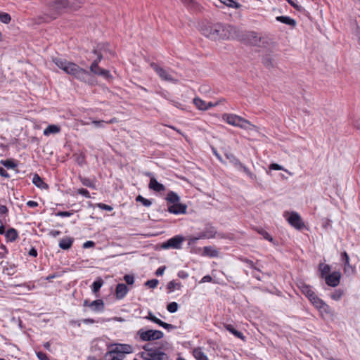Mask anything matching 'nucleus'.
<instances>
[{
  "mask_svg": "<svg viewBox=\"0 0 360 360\" xmlns=\"http://www.w3.org/2000/svg\"><path fill=\"white\" fill-rule=\"evenodd\" d=\"M53 62L66 74L72 76L75 79L88 84H92L91 73L80 68L75 63L68 61L62 58H53Z\"/></svg>",
  "mask_w": 360,
  "mask_h": 360,
  "instance_id": "1",
  "label": "nucleus"
},
{
  "mask_svg": "<svg viewBox=\"0 0 360 360\" xmlns=\"http://www.w3.org/2000/svg\"><path fill=\"white\" fill-rule=\"evenodd\" d=\"M82 4L81 0H53L47 4L46 11L44 13V17H42L44 21H49L56 19L57 16L61 14L67 8L77 9Z\"/></svg>",
  "mask_w": 360,
  "mask_h": 360,
  "instance_id": "2",
  "label": "nucleus"
},
{
  "mask_svg": "<svg viewBox=\"0 0 360 360\" xmlns=\"http://www.w3.org/2000/svg\"><path fill=\"white\" fill-rule=\"evenodd\" d=\"M133 352V348L128 344H113L108 346L105 355V360H123L125 355Z\"/></svg>",
  "mask_w": 360,
  "mask_h": 360,
  "instance_id": "3",
  "label": "nucleus"
},
{
  "mask_svg": "<svg viewBox=\"0 0 360 360\" xmlns=\"http://www.w3.org/2000/svg\"><path fill=\"white\" fill-rule=\"evenodd\" d=\"M150 67L157 73L159 77L162 80L173 84L178 82V79L176 77V72L170 68H163L155 63H151Z\"/></svg>",
  "mask_w": 360,
  "mask_h": 360,
  "instance_id": "4",
  "label": "nucleus"
},
{
  "mask_svg": "<svg viewBox=\"0 0 360 360\" xmlns=\"http://www.w3.org/2000/svg\"><path fill=\"white\" fill-rule=\"evenodd\" d=\"M221 27V23L208 22L201 26V33L206 37L212 40L219 39V32Z\"/></svg>",
  "mask_w": 360,
  "mask_h": 360,
  "instance_id": "5",
  "label": "nucleus"
},
{
  "mask_svg": "<svg viewBox=\"0 0 360 360\" xmlns=\"http://www.w3.org/2000/svg\"><path fill=\"white\" fill-rule=\"evenodd\" d=\"M222 119L228 124L242 129H248L250 125L248 120L234 114H224Z\"/></svg>",
  "mask_w": 360,
  "mask_h": 360,
  "instance_id": "6",
  "label": "nucleus"
},
{
  "mask_svg": "<svg viewBox=\"0 0 360 360\" xmlns=\"http://www.w3.org/2000/svg\"><path fill=\"white\" fill-rule=\"evenodd\" d=\"M137 335L139 336L142 341H152L160 340L163 338L164 334L161 330H147L141 328L137 331Z\"/></svg>",
  "mask_w": 360,
  "mask_h": 360,
  "instance_id": "7",
  "label": "nucleus"
},
{
  "mask_svg": "<svg viewBox=\"0 0 360 360\" xmlns=\"http://www.w3.org/2000/svg\"><path fill=\"white\" fill-rule=\"evenodd\" d=\"M185 240V238L181 235H176L162 244L163 249H181L183 242Z\"/></svg>",
  "mask_w": 360,
  "mask_h": 360,
  "instance_id": "8",
  "label": "nucleus"
},
{
  "mask_svg": "<svg viewBox=\"0 0 360 360\" xmlns=\"http://www.w3.org/2000/svg\"><path fill=\"white\" fill-rule=\"evenodd\" d=\"M144 360H169V356L160 348L155 349L152 353H140Z\"/></svg>",
  "mask_w": 360,
  "mask_h": 360,
  "instance_id": "9",
  "label": "nucleus"
},
{
  "mask_svg": "<svg viewBox=\"0 0 360 360\" xmlns=\"http://www.w3.org/2000/svg\"><path fill=\"white\" fill-rule=\"evenodd\" d=\"M341 274L339 271H333L328 275L324 279L326 283L330 287H336L339 285Z\"/></svg>",
  "mask_w": 360,
  "mask_h": 360,
  "instance_id": "10",
  "label": "nucleus"
},
{
  "mask_svg": "<svg viewBox=\"0 0 360 360\" xmlns=\"http://www.w3.org/2000/svg\"><path fill=\"white\" fill-rule=\"evenodd\" d=\"M294 229L304 232V231H309V226L302 219L300 214L294 212Z\"/></svg>",
  "mask_w": 360,
  "mask_h": 360,
  "instance_id": "11",
  "label": "nucleus"
},
{
  "mask_svg": "<svg viewBox=\"0 0 360 360\" xmlns=\"http://www.w3.org/2000/svg\"><path fill=\"white\" fill-rule=\"evenodd\" d=\"M297 288L300 290L302 294H304L309 300L315 296V292L313 291L311 285L306 284L302 281H298L297 283Z\"/></svg>",
  "mask_w": 360,
  "mask_h": 360,
  "instance_id": "12",
  "label": "nucleus"
},
{
  "mask_svg": "<svg viewBox=\"0 0 360 360\" xmlns=\"http://www.w3.org/2000/svg\"><path fill=\"white\" fill-rule=\"evenodd\" d=\"M341 259L344 263L345 273L348 275L354 274L355 268L349 264V257L345 251L341 253Z\"/></svg>",
  "mask_w": 360,
  "mask_h": 360,
  "instance_id": "13",
  "label": "nucleus"
},
{
  "mask_svg": "<svg viewBox=\"0 0 360 360\" xmlns=\"http://www.w3.org/2000/svg\"><path fill=\"white\" fill-rule=\"evenodd\" d=\"M147 176H150V183L148 187L150 189L157 192H161L165 190V187L163 184L159 183L156 179L152 176L151 173H147Z\"/></svg>",
  "mask_w": 360,
  "mask_h": 360,
  "instance_id": "14",
  "label": "nucleus"
},
{
  "mask_svg": "<svg viewBox=\"0 0 360 360\" xmlns=\"http://www.w3.org/2000/svg\"><path fill=\"white\" fill-rule=\"evenodd\" d=\"M186 210L187 206L179 202L169 206L167 209L169 212L174 214H185L186 212Z\"/></svg>",
  "mask_w": 360,
  "mask_h": 360,
  "instance_id": "15",
  "label": "nucleus"
},
{
  "mask_svg": "<svg viewBox=\"0 0 360 360\" xmlns=\"http://www.w3.org/2000/svg\"><path fill=\"white\" fill-rule=\"evenodd\" d=\"M227 37L229 39H240L243 38V34L242 32L235 26L228 25L227 26Z\"/></svg>",
  "mask_w": 360,
  "mask_h": 360,
  "instance_id": "16",
  "label": "nucleus"
},
{
  "mask_svg": "<svg viewBox=\"0 0 360 360\" xmlns=\"http://www.w3.org/2000/svg\"><path fill=\"white\" fill-rule=\"evenodd\" d=\"M129 292L128 287L124 283H119L116 286L115 295L118 300L123 299Z\"/></svg>",
  "mask_w": 360,
  "mask_h": 360,
  "instance_id": "17",
  "label": "nucleus"
},
{
  "mask_svg": "<svg viewBox=\"0 0 360 360\" xmlns=\"http://www.w3.org/2000/svg\"><path fill=\"white\" fill-rule=\"evenodd\" d=\"M321 316L326 315L333 317L335 315L334 310L326 303L323 304L320 309H318Z\"/></svg>",
  "mask_w": 360,
  "mask_h": 360,
  "instance_id": "18",
  "label": "nucleus"
},
{
  "mask_svg": "<svg viewBox=\"0 0 360 360\" xmlns=\"http://www.w3.org/2000/svg\"><path fill=\"white\" fill-rule=\"evenodd\" d=\"M331 267L329 264L320 263L319 265V271L320 277L325 278L328 275L330 274Z\"/></svg>",
  "mask_w": 360,
  "mask_h": 360,
  "instance_id": "19",
  "label": "nucleus"
},
{
  "mask_svg": "<svg viewBox=\"0 0 360 360\" xmlns=\"http://www.w3.org/2000/svg\"><path fill=\"white\" fill-rule=\"evenodd\" d=\"M73 242L74 239L72 238H63L59 241V247L63 250H68L72 247Z\"/></svg>",
  "mask_w": 360,
  "mask_h": 360,
  "instance_id": "20",
  "label": "nucleus"
},
{
  "mask_svg": "<svg viewBox=\"0 0 360 360\" xmlns=\"http://www.w3.org/2000/svg\"><path fill=\"white\" fill-rule=\"evenodd\" d=\"M60 131V127L58 125L50 124L44 130V136H49L51 134H56Z\"/></svg>",
  "mask_w": 360,
  "mask_h": 360,
  "instance_id": "21",
  "label": "nucleus"
},
{
  "mask_svg": "<svg viewBox=\"0 0 360 360\" xmlns=\"http://www.w3.org/2000/svg\"><path fill=\"white\" fill-rule=\"evenodd\" d=\"M247 37L250 43L253 46H258L261 40L260 37H259L257 33L255 32H248V34H247Z\"/></svg>",
  "mask_w": 360,
  "mask_h": 360,
  "instance_id": "22",
  "label": "nucleus"
},
{
  "mask_svg": "<svg viewBox=\"0 0 360 360\" xmlns=\"http://www.w3.org/2000/svg\"><path fill=\"white\" fill-rule=\"evenodd\" d=\"M32 183L38 188H48V185L44 182L42 179L37 174H35L32 178Z\"/></svg>",
  "mask_w": 360,
  "mask_h": 360,
  "instance_id": "23",
  "label": "nucleus"
},
{
  "mask_svg": "<svg viewBox=\"0 0 360 360\" xmlns=\"http://www.w3.org/2000/svg\"><path fill=\"white\" fill-rule=\"evenodd\" d=\"M219 252L211 246H205L203 248V256H208L210 257H217Z\"/></svg>",
  "mask_w": 360,
  "mask_h": 360,
  "instance_id": "24",
  "label": "nucleus"
},
{
  "mask_svg": "<svg viewBox=\"0 0 360 360\" xmlns=\"http://www.w3.org/2000/svg\"><path fill=\"white\" fill-rule=\"evenodd\" d=\"M103 306L104 303L102 300H96L89 304V307L96 311H102L103 309Z\"/></svg>",
  "mask_w": 360,
  "mask_h": 360,
  "instance_id": "25",
  "label": "nucleus"
},
{
  "mask_svg": "<svg viewBox=\"0 0 360 360\" xmlns=\"http://www.w3.org/2000/svg\"><path fill=\"white\" fill-rule=\"evenodd\" d=\"M224 328L236 338L243 340V334L241 332L237 330L232 325L225 324Z\"/></svg>",
  "mask_w": 360,
  "mask_h": 360,
  "instance_id": "26",
  "label": "nucleus"
},
{
  "mask_svg": "<svg viewBox=\"0 0 360 360\" xmlns=\"http://www.w3.org/2000/svg\"><path fill=\"white\" fill-rule=\"evenodd\" d=\"M193 354L197 360H208L207 355L202 351V349L200 347L194 349L193 351Z\"/></svg>",
  "mask_w": 360,
  "mask_h": 360,
  "instance_id": "27",
  "label": "nucleus"
},
{
  "mask_svg": "<svg viewBox=\"0 0 360 360\" xmlns=\"http://www.w3.org/2000/svg\"><path fill=\"white\" fill-rule=\"evenodd\" d=\"M166 200L170 203L175 204L179 202L180 198L175 192L169 191L167 195Z\"/></svg>",
  "mask_w": 360,
  "mask_h": 360,
  "instance_id": "28",
  "label": "nucleus"
},
{
  "mask_svg": "<svg viewBox=\"0 0 360 360\" xmlns=\"http://www.w3.org/2000/svg\"><path fill=\"white\" fill-rule=\"evenodd\" d=\"M203 231L205 234L207 236V239L214 238L217 233L216 229L212 226H206Z\"/></svg>",
  "mask_w": 360,
  "mask_h": 360,
  "instance_id": "29",
  "label": "nucleus"
},
{
  "mask_svg": "<svg viewBox=\"0 0 360 360\" xmlns=\"http://www.w3.org/2000/svg\"><path fill=\"white\" fill-rule=\"evenodd\" d=\"M226 158L229 160V162L233 165V166L237 168L238 167H241L240 161L232 153H226Z\"/></svg>",
  "mask_w": 360,
  "mask_h": 360,
  "instance_id": "30",
  "label": "nucleus"
},
{
  "mask_svg": "<svg viewBox=\"0 0 360 360\" xmlns=\"http://www.w3.org/2000/svg\"><path fill=\"white\" fill-rule=\"evenodd\" d=\"M18 232L13 228H11V229H8L6 233V237L10 241L15 240L16 238H18Z\"/></svg>",
  "mask_w": 360,
  "mask_h": 360,
  "instance_id": "31",
  "label": "nucleus"
},
{
  "mask_svg": "<svg viewBox=\"0 0 360 360\" xmlns=\"http://www.w3.org/2000/svg\"><path fill=\"white\" fill-rule=\"evenodd\" d=\"M310 302L312 305L317 309H320L321 306L326 302L321 298H319L316 295L314 296L311 299H310Z\"/></svg>",
  "mask_w": 360,
  "mask_h": 360,
  "instance_id": "32",
  "label": "nucleus"
},
{
  "mask_svg": "<svg viewBox=\"0 0 360 360\" xmlns=\"http://www.w3.org/2000/svg\"><path fill=\"white\" fill-rule=\"evenodd\" d=\"M310 302L312 305L317 309H320L321 306L326 302L321 298H319L316 295L314 296L311 299H310Z\"/></svg>",
  "mask_w": 360,
  "mask_h": 360,
  "instance_id": "33",
  "label": "nucleus"
},
{
  "mask_svg": "<svg viewBox=\"0 0 360 360\" xmlns=\"http://www.w3.org/2000/svg\"><path fill=\"white\" fill-rule=\"evenodd\" d=\"M221 3L229 8H239L241 5L234 0H219Z\"/></svg>",
  "mask_w": 360,
  "mask_h": 360,
  "instance_id": "34",
  "label": "nucleus"
},
{
  "mask_svg": "<svg viewBox=\"0 0 360 360\" xmlns=\"http://www.w3.org/2000/svg\"><path fill=\"white\" fill-rule=\"evenodd\" d=\"M103 285V281L101 278H98L92 284V291L94 293L98 292L102 285Z\"/></svg>",
  "mask_w": 360,
  "mask_h": 360,
  "instance_id": "35",
  "label": "nucleus"
},
{
  "mask_svg": "<svg viewBox=\"0 0 360 360\" xmlns=\"http://www.w3.org/2000/svg\"><path fill=\"white\" fill-rule=\"evenodd\" d=\"M227 26H228L227 24L221 23V27H220L221 29H219V39H228Z\"/></svg>",
  "mask_w": 360,
  "mask_h": 360,
  "instance_id": "36",
  "label": "nucleus"
},
{
  "mask_svg": "<svg viewBox=\"0 0 360 360\" xmlns=\"http://www.w3.org/2000/svg\"><path fill=\"white\" fill-rule=\"evenodd\" d=\"M193 103L195 105L201 110H207V105L206 102L202 101V99L199 98H195L193 99Z\"/></svg>",
  "mask_w": 360,
  "mask_h": 360,
  "instance_id": "37",
  "label": "nucleus"
},
{
  "mask_svg": "<svg viewBox=\"0 0 360 360\" xmlns=\"http://www.w3.org/2000/svg\"><path fill=\"white\" fill-rule=\"evenodd\" d=\"M344 294V290L342 289H336L330 295V298L335 301H338L341 299Z\"/></svg>",
  "mask_w": 360,
  "mask_h": 360,
  "instance_id": "38",
  "label": "nucleus"
},
{
  "mask_svg": "<svg viewBox=\"0 0 360 360\" xmlns=\"http://www.w3.org/2000/svg\"><path fill=\"white\" fill-rule=\"evenodd\" d=\"M256 231H257V233L259 234H260L264 239L270 241V242H273L274 241V239L273 238L269 235V233L266 231L264 229H263L262 228H257L256 229Z\"/></svg>",
  "mask_w": 360,
  "mask_h": 360,
  "instance_id": "39",
  "label": "nucleus"
},
{
  "mask_svg": "<svg viewBox=\"0 0 360 360\" xmlns=\"http://www.w3.org/2000/svg\"><path fill=\"white\" fill-rule=\"evenodd\" d=\"M0 163L8 169H14L17 167V165L14 162V161L11 159L5 160H1Z\"/></svg>",
  "mask_w": 360,
  "mask_h": 360,
  "instance_id": "40",
  "label": "nucleus"
},
{
  "mask_svg": "<svg viewBox=\"0 0 360 360\" xmlns=\"http://www.w3.org/2000/svg\"><path fill=\"white\" fill-rule=\"evenodd\" d=\"M181 286V283L176 282L175 281H171L167 284V288L169 292H172L175 289H180Z\"/></svg>",
  "mask_w": 360,
  "mask_h": 360,
  "instance_id": "41",
  "label": "nucleus"
},
{
  "mask_svg": "<svg viewBox=\"0 0 360 360\" xmlns=\"http://www.w3.org/2000/svg\"><path fill=\"white\" fill-rule=\"evenodd\" d=\"M277 21H279L282 23L287 24L289 25H292V19L288 16H277L276 18Z\"/></svg>",
  "mask_w": 360,
  "mask_h": 360,
  "instance_id": "42",
  "label": "nucleus"
},
{
  "mask_svg": "<svg viewBox=\"0 0 360 360\" xmlns=\"http://www.w3.org/2000/svg\"><path fill=\"white\" fill-rule=\"evenodd\" d=\"M136 201L141 202L146 207H149L152 204V202L150 200L143 198L141 195H138L136 198Z\"/></svg>",
  "mask_w": 360,
  "mask_h": 360,
  "instance_id": "43",
  "label": "nucleus"
},
{
  "mask_svg": "<svg viewBox=\"0 0 360 360\" xmlns=\"http://www.w3.org/2000/svg\"><path fill=\"white\" fill-rule=\"evenodd\" d=\"M179 304L176 302H170L167 306V309L170 313H174L178 310Z\"/></svg>",
  "mask_w": 360,
  "mask_h": 360,
  "instance_id": "44",
  "label": "nucleus"
},
{
  "mask_svg": "<svg viewBox=\"0 0 360 360\" xmlns=\"http://www.w3.org/2000/svg\"><path fill=\"white\" fill-rule=\"evenodd\" d=\"M236 169H238V170L243 171L244 173H245L251 179H254L255 176L250 171V169L248 167H246L245 166H244L242 163H241V167H238Z\"/></svg>",
  "mask_w": 360,
  "mask_h": 360,
  "instance_id": "45",
  "label": "nucleus"
},
{
  "mask_svg": "<svg viewBox=\"0 0 360 360\" xmlns=\"http://www.w3.org/2000/svg\"><path fill=\"white\" fill-rule=\"evenodd\" d=\"M11 18L8 13H0V20L5 23L8 24L11 22Z\"/></svg>",
  "mask_w": 360,
  "mask_h": 360,
  "instance_id": "46",
  "label": "nucleus"
},
{
  "mask_svg": "<svg viewBox=\"0 0 360 360\" xmlns=\"http://www.w3.org/2000/svg\"><path fill=\"white\" fill-rule=\"evenodd\" d=\"M101 69V68L98 66V64L96 63V62H93L90 65V71L95 75H98Z\"/></svg>",
  "mask_w": 360,
  "mask_h": 360,
  "instance_id": "47",
  "label": "nucleus"
},
{
  "mask_svg": "<svg viewBox=\"0 0 360 360\" xmlns=\"http://www.w3.org/2000/svg\"><path fill=\"white\" fill-rule=\"evenodd\" d=\"M240 260L243 262L246 263L250 268H252L255 270H257L258 271H260V269L255 265L254 262L252 260H250L247 258H240Z\"/></svg>",
  "mask_w": 360,
  "mask_h": 360,
  "instance_id": "48",
  "label": "nucleus"
},
{
  "mask_svg": "<svg viewBox=\"0 0 360 360\" xmlns=\"http://www.w3.org/2000/svg\"><path fill=\"white\" fill-rule=\"evenodd\" d=\"M81 182L85 186H87V187H89V188H94L95 187L94 184L93 183V181L90 179H89V178H82L81 179Z\"/></svg>",
  "mask_w": 360,
  "mask_h": 360,
  "instance_id": "49",
  "label": "nucleus"
},
{
  "mask_svg": "<svg viewBox=\"0 0 360 360\" xmlns=\"http://www.w3.org/2000/svg\"><path fill=\"white\" fill-rule=\"evenodd\" d=\"M146 319L157 323L158 325H160L162 321L158 319L156 316H155L151 312L148 313V315L146 317Z\"/></svg>",
  "mask_w": 360,
  "mask_h": 360,
  "instance_id": "50",
  "label": "nucleus"
},
{
  "mask_svg": "<svg viewBox=\"0 0 360 360\" xmlns=\"http://www.w3.org/2000/svg\"><path fill=\"white\" fill-rule=\"evenodd\" d=\"M158 283H159L158 280L151 279V280H148V281H146L145 285L150 288H155L157 287Z\"/></svg>",
  "mask_w": 360,
  "mask_h": 360,
  "instance_id": "51",
  "label": "nucleus"
},
{
  "mask_svg": "<svg viewBox=\"0 0 360 360\" xmlns=\"http://www.w3.org/2000/svg\"><path fill=\"white\" fill-rule=\"evenodd\" d=\"M143 349H144V352H142L141 353H152L156 348L153 347L151 344L148 343L143 346Z\"/></svg>",
  "mask_w": 360,
  "mask_h": 360,
  "instance_id": "52",
  "label": "nucleus"
},
{
  "mask_svg": "<svg viewBox=\"0 0 360 360\" xmlns=\"http://www.w3.org/2000/svg\"><path fill=\"white\" fill-rule=\"evenodd\" d=\"M124 280L128 285H132L134 283V277L130 274L124 275Z\"/></svg>",
  "mask_w": 360,
  "mask_h": 360,
  "instance_id": "53",
  "label": "nucleus"
},
{
  "mask_svg": "<svg viewBox=\"0 0 360 360\" xmlns=\"http://www.w3.org/2000/svg\"><path fill=\"white\" fill-rule=\"evenodd\" d=\"M98 75L101 76L105 79H108L111 77L110 72L103 68L101 69Z\"/></svg>",
  "mask_w": 360,
  "mask_h": 360,
  "instance_id": "54",
  "label": "nucleus"
},
{
  "mask_svg": "<svg viewBox=\"0 0 360 360\" xmlns=\"http://www.w3.org/2000/svg\"><path fill=\"white\" fill-rule=\"evenodd\" d=\"M160 326H161V327H162L165 329H167L168 330H174V329L176 328V327L175 326L169 324V323H165L164 321H162V323H160Z\"/></svg>",
  "mask_w": 360,
  "mask_h": 360,
  "instance_id": "55",
  "label": "nucleus"
},
{
  "mask_svg": "<svg viewBox=\"0 0 360 360\" xmlns=\"http://www.w3.org/2000/svg\"><path fill=\"white\" fill-rule=\"evenodd\" d=\"M77 193L80 194V195H82L83 196H84L86 198H91L90 193H89V191L85 189V188H79V189H78L77 190Z\"/></svg>",
  "mask_w": 360,
  "mask_h": 360,
  "instance_id": "56",
  "label": "nucleus"
},
{
  "mask_svg": "<svg viewBox=\"0 0 360 360\" xmlns=\"http://www.w3.org/2000/svg\"><path fill=\"white\" fill-rule=\"evenodd\" d=\"M97 207L101 210H107V211H112L113 209L112 207H111L108 205L104 204V203H98Z\"/></svg>",
  "mask_w": 360,
  "mask_h": 360,
  "instance_id": "57",
  "label": "nucleus"
},
{
  "mask_svg": "<svg viewBox=\"0 0 360 360\" xmlns=\"http://www.w3.org/2000/svg\"><path fill=\"white\" fill-rule=\"evenodd\" d=\"M283 215L289 224L292 226V212H285Z\"/></svg>",
  "mask_w": 360,
  "mask_h": 360,
  "instance_id": "58",
  "label": "nucleus"
},
{
  "mask_svg": "<svg viewBox=\"0 0 360 360\" xmlns=\"http://www.w3.org/2000/svg\"><path fill=\"white\" fill-rule=\"evenodd\" d=\"M105 122L103 120H94L92 121V124L96 127L98 128H103L104 127Z\"/></svg>",
  "mask_w": 360,
  "mask_h": 360,
  "instance_id": "59",
  "label": "nucleus"
},
{
  "mask_svg": "<svg viewBox=\"0 0 360 360\" xmlns=\"http://www.w3.org/2000/svg\"><path fill=\"white\" fill-rule=\"evenodd\" d=\"M322 227L325 229H328L331 227V221L330 219H326L323 220Z\"/></svg>",
  "mask_w": 360,
  "mask_h": 360,
  "instance_id": "60",
  "label": "nucleus"
},
{
  "mask_svg": "<svg viewBox=\"0 0 360 360\" xmlns=\"http://www.w3.org/2000/svg\"><path fill=\"white\" fill-rule=\"evenodd\" d=\"M72 214V212H67V211H61L58 212L56 215L62 217H70Z\"/></svg>",
  "mask_w": 360,
  "mask_h": 360,
  "instance_id": "61",
  "label": "nucleus"
},
{
  "mask_svg": "<svg viewBox=\"0 0 360 360\" xmlns=\"http://www.w3.org/2000/svg\"><path fill=\"white\" fill-rule=\"evenodd\" d=\"M37 357L39 358V360H49V357L47 356V355L42 352H39L37 353Z\"/></svg>",
  "mask_w": 360,
  "mask_h": 360,
  "instance_id": "62",
  "label": "nucleus"
},
{
  "mask_svg": "<svg viewBox=\"0 0 360 360\" xmlns=\"http://www.w3.org/2000/svg\"><path fill=\"white\" fill-rule=\"evenodd\" d=\"M95 54L97 55V58L96 60H94L93 62H96V63H99L100 61L102 60L103 58V55L98 52L96 49H94V51H93Z\"/></svg>",
  "mask_w": 360,
  "mask_h": 360,
  "instance_id": "63",
  "label": "nucleus"
},
{
  "mask_svg": "<svg viewBox=\"0 0 360 360\" xmlns=\"http://www.w3.org/2000/svg\"><path fill=\"white\" fill-rule=\"evenodd\" d=\"M165 269H166L165 266H162L159 267L155 271V275L158 276H162L164 274Z\"/></svg>",
  "mask_w": 360,
  "mask_h": 360,
  "instance_id": "64",
  "label": "nucleus"
}]
</instances>
